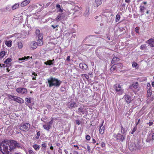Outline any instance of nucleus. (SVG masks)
I'll return each instance as SVG.
<instances>
[{
    "mask_svg": "<svg viewBox=\"0 0 154 154\" xmlns=\"http://www.w3.org/2000/svg\"><path fill=\"white\" fill-rule=\"evenodd\" d=\"M45 129L48 130H49L51 126H43Z\"/></svg>",
    "mask_w": 154,
    "mask_h": 154,
    "instance_id": "obj_41",
    "label": "nucleus"
},
{
    "mask_svg": "<svg viewBox=\"0 0 154 154\" xmlns=\"http://www.w3.org/2000/svg\"><path fill=\"white\" fill-rule=\"evenodd\" d=\"M54 60V59H53V60H47L46 62H44V64L46 65H53V61Z\"/></svg>",
    "mask_w": 154,
    "mask_h": 154,
    "instance_id": "obj_20",
    "label": "nucleus"
},
{
    "mask_svg": "<svg viewBox=\"0 0 154 154\" xmlns=\"http://www.w3.org/2000/svg\"><path fill=\"white\" fill-rule=\"evenodd\" d=\"M139 87V83L137 82H133L130 85L129 88L133 90V89H137Z\"/></svg>",
    "mask_w": 154,
    "mask_h": 154,
    "instance_id": "obj_10",
    "label": "nucleus"
},
{
    "mask_svg": "<svg viewBox=\"0 0 154 154\" xmlns=\"http://www.w3.org/2000/svg\"><path fill=\"white\" fill-rule=\"evenodd\" d=\"M95 3L96 4V6H95V7H97L102 4L101 0H95Z\"/></svg>",
    "mask_w": 154,
    "mask_h": 154,
    "instance_id": "obj_25",
    "label": "nucleus"
},
{
    "mask_svg": "<svg viewBox=\"0 0 154 154\" xmlns=\"http://www.w3.org/2000/svg\"><path fill=\"white\" fill-rule=\"evenodd\" d=\"M152 139L153 140H154V132L152 134Z\"/></svg>",
    "mask_w": 154,
    "mask_h": 154,
    "instance_id": "obj_61",
    "label": "nucleus"
},
{
    "mask_svg": "<svg viewBox=\"0 0 154 154\" xmlns=\"http://www.w3.org/2000/svg\"><path fill=\"white\" fill-rule=\"evenodd\" d=\"M87 149H88V152L90 153L91 152V148L89 145L88 144L87 146Z\"/></svg>",
    "mask_w": 154,
    "mask_h": 154,
    "instance_id": "obj_47",
    "label": "nucleus"
},
{
    "mask_svg": "<svg viewBox=\"0 0 154 154\" xmlns=\"http://www.w3.org/2000/svg\"><path fill=\"white\" fill-rule=\"evenodd\" d=\"M38 44L36 42L33 41L30 44L31 48L32 49L34 50L35 49L37 46Z\"/></svg>",
    "mask_w": 154,
    "mask_h": 154,
    "instance_id": "obj_15",
    "label": "nucleus"
},
{
    "mask_svg": "<svg viewBox=\"0 0 154 154\" xmlns=\"http://www.w3.org/2000/svg\"><path fill=\"white\" fill-rule=\"evenodd\" d=\"M132 66L133 67H136L137 66H138L137 63L135 62H133L132 63Z\"/></svg>",
    "mask_w": 154,
    "mask_h": 154,
    "instance_id": "obj_38",
    "label": "nucleus"
},
{
    "mask_svg": "<svg viewBox=\"0 0 154 154\" xmlns=\"http://www.w3.org/2000/svg\"><path fill=\"white\" fill-rule=\"evenodd\" d=\"M32 75H34V76H33L32 77V79L33 80H36V76H37V74L35 73L34 72H32Z\"/></svg>",
    "mask_w": 154,
    "mask_h": 154,
    "instance_id": "obj_31",
    "label": "nucleus"
},
{
    "mask_svg": "<svg viewBox=\"0 0 154 154\" xmlns=\"http://www.w3.org/2000/svg\"><path fill=\"white\" fill-rule=\"evenodd\" d=\"M51 26L53 28V29H54L55 28L58 27V25H57L55 26H54L53 25H52Z\"/></svg>",
    "mask_w": 154,
    "mask_h": 154,
    "instance_id": "obj_56",
    "label": "nucleus"
},
{
    "mask_svg": "<svg viewBox=\"0 0 154 154\" xmlns=\"http://www.w3.org/2000/svg\"><path fill=\"white\" fill-rule=\"evenodd\" d=\"M18 47L19 48H21L23 47V45L21 43H18Z\"/></svg>",
    "mask_w": 154,
    "mask_h": 154,
    "instance_id": "obj_45",
    "label": "nucleus"
},
{
    "mask_svg": "<svg viewBox=\"0 0 154 154\" xmlns=\"http://www.w3.org/2000/svg\"><path fill=\"white\" fill-rule=\"evenodd\" d=\"M136 125H138L141 124V123L142 122V121H141L140 120V119H139L138 120L137 119L136 120Z\"/></svg>",
    "mask_w": 154,
    "mask_h": 154,
    "instance_id": "obj_36",
    "label": "nucleus"
},
{
    "mask_svg": "<svg viewBox=\"0 0 154 154\" xmlns=\"http://www.w3.org/2000/svg\"><path fill=\"white\" fill-rule=\"evenodd\" d=\"M115 64H114L110 69V71L111 72H114L116 70V66Z\"/></svg>",
    "mask_w": 154,
    "mask_h": 154,
    "instance_id": "obj_27",
    "label": "nucleus"
},
{
    "mask_svg": "<svg viewBox=\"0 0 154 154\" xmlns=\"http://www.w3.org/2000/svg\"><path fill=\"white\" fill-rule=\"evenodd\" d=\"M35 34L38 35V37L40 35V34H43L42 33H40V31L39 29H37L36 30L35 32Z\"/></svg>",
    "mask_w": 154,
    "mask_h": 154,
    "instance_id": "obj_35",
    "label": "nucleus"
},
{
    "mask_svg": "<svg viewBox=\"0 0 154 154\" xmlns=\"http://www.w3.org/2000/svg\"><path fill=\"white\" fill-rule=\"evenodd\" d=\"M32 98L31 97L26 98L25 99V100L28 103H31Z\"/></svg>",
    "mask_w": 154,
    "mask_h": 154,
    "instance_id": "obj_32",
    "label": "nucleus"
},
{
    "mask_svg": "<svg viewBox=\"0 0 154 154\" xmlns=\"http://www.w3.org/2000/svg\"><path fill=\"white\" fill-rule=\"evenodd\" d=\"M67 61L69 62L70 61V56H68L66 59Z\"/></svg>",
    "mask_w": 154,
    "mask_h": 154,
    "instance_id": "obj_51",
    "label": "nucleus"
},
{
    "mask_svg": "<svg viewBox=\"0 0 154 154\" xmlns=\"http://www.w3.org/2000/svg\"><path fill=\"white\" fill-rule=\"evenodd\" d=\"M99 128L100 134H103L104 132V130L105 128L104 126H100Z\"/></svg>",
    "mask_w": 154,
    "mask_h": 154,
    "instance_id": "obj_22",
    "label": "nucleus"
},
{
    "mask_svg": "<svg viewBox=\"0 0 154 154\" xmlns=\"http://www.w3.org/2000/svg\"><path fill=\"white\" fill-rule=\"evenodd\" d=\"M19 128L22 131H28L29 127L28 126H18Z\"/></svg>",
    "mask_w": 154,
    "mask_h": 154,
    "instance_id": "obj_14",
    "label": "nucleus"
},
{
    "mask_svg": "<svg viewBox=\"0 0 154 154\" xmlns=\"http://www.w3.org/2000/svg\"><path fill=\"white\" fill-rule=\"evenodd\" d=\"M7 143H8L10 151H12L18 146V143L14 140H7Z\"/></svg>",
    "mask_w": 154,
    "mask_h": 154,
    "instance_id": "obj_4",
    "label": "nucleus"
},
{
    "mask_svg": "<svg viewBox=\"0 0 154 154\" xmlns=\"http://www.w3.org/2000/svg\"><path fill=\"white\" fill-rule=\"evenodd\" d=\"M7 53V52L5 51H2L0 52V59H2L3 58Z\"/></svg>",
    "mask_w": 154,
    "mask_h": 154,
    "instance_id": "obj_23",
    "label": "nucleus"
},
{
    "mask_svg": "<svg viewBox=\"0 0 154 154\" xmlns=\"http://www.w3.org/2000/svg\"><path fill=\"white\" fill-rule=\"evenodd\" d=\"M19 4L18 3H16L13 5L12 7L13 10H15L19 7Z\"/></svg>",
    "mask_w": 154,
    "mask_h": 154,
    "instance_id": "obj_29",
    "label": "nucleus"
},
{
    "mask_svg": "<svg viewBox=\"0 0 154 154\" xmlns=\"http://www.w3.org/2000/svg\"><path fill=\"white\" fill-rule=\"evenodd\" d=\"M8 146L7 140L3 141L2 143H0V151L3 154H9Z\"/></svg>",
    "mask_w": 154,
    "mask_h": 154,
    "instance_id": "obj_3",
    "label": "nucleus"
},
{
    "mask_svg": "<svg viewBox=\"0 0 154 154\" xmlns=\"http://www.w3.org/2000/svg\"><path fill=\"white\" fill-rule=\"evenodd\" d=\"M114 88L118 94L122 95L123 92V89L121 86L119 85H115Z\"/></svg>",
    "mask_w": 154,
    "mask_h": 154,
    "instance_id": "obj_6",
    "label": "nucleus"
},
{
    "mask_svg": "<svg viewBox=\"0 0 154 154\" xmlns=\"http://www.w3.org/2000/svg\"><path fill=\"white\" fill-rule=\"evenodd\" d=\"M24 58L25 59V60H27L29 58V56H28L27 57L25 56L24 57Z\"/></svg>",
    "mask_w": 154,
    "mask_h": 154,
    "instance_id": "obj_53",
    "label": "nucleus"
},
{
    "mask_svg": "<svg viewBox=\"0 0 154 154\" xmlns=\"http://www.w3.org/2000/svg\"><path fill=\"white\" fill-rule=\"evenodd\" d=\"M148 124H149V125H152L153 124V122H150Z\"/></svg>",
    "mask_w": 154,
    "mask_h": 154,
    "instance_id": "obj_64",
    "label": "nucleus"
},
{
    "mask_svg": "<svg viewBox=\"0 0 154 154\" xmlns=\"http://www.w3.org/2000/svg\"><path fill=\"white\" fill-rule=\"evenodd\" d=\"M114 137L116 138V140L122 142L125 138V134H121L119 133L117 135H115Z\"/></svg>",
    "mask_w": 154,
    "mask_h": 154,
    "instance_id": "obj_7",
    "label": "nucleus"
},
{
    "mask_svg": "<svg viewBox=\"0 0 154 154\" xmlns=\"http://www.w3.org/2000/svg\"><path fill=\"white\" fill-rule=\"evenodd\" d=\"M58 11L60 12H62L63 11V10L61 9L60 8L59 9Z\"/></svg>",
    "mask_w": 154,
    "mask_h": 154,
    "instance_id": "obj_60",
    "label": "nucleus"
},
{
    "mask_svg": "<svg viewBox=\"0 0 154 154\" xmlns=\"http://www.w3.org/2000/svg\"><path fill=\"white\" fill-rule=\"evenodd\" d=\"M65 14L62 13L61 14H59L57 16L56 18L55 19L57 21H60L63 19L65 17Z\"/></svg>",
    "mask_w": 154,
    "mask_h": 154,
    "instance_id": "obj_13",
    "label": "nucleus"
},
{
    "mask_svg": "<svg viewBox=\"0 0 154 154\" xmlns=\"http://www.w3.org/2000/svg\"><path fill=\"white\" fill-rule=\"evenodd\" d=\"M29 154H35V152L32 149H29L28 150Z\"/></svg>",
    "mask_w": 154,
    "mask_h": 154,
    "instance_id": "obj_40",
    "label": "nucleus"
},
{
    "mask_svg": "<svg viewBox=\"0 0 154 154\" xmlns=\"http://www.w3.org/2000/svg\"><path fill=\"white\" fill-rule=\"evenodd\" d=\"M42 146L45 149L47 147V144L46 143H45V142H43L42 143Z\"/></svg>",
    "mask_w": 154,
    "mask_h": 154,
    "instance_id": "obj_44",
    "label": "nucleus"
},
{
    "mask_svg": "<svg viewBox=\"0 0 154 154\" xmlns=\"http://www.w3.org/2000/svg\"><path fill=\"white\" fill-rule=\"evenodd\" d=\"M8 96L9 99H11V100H13L16 102L18 103H23L24 102V100L20 97L14 95H11L10 94H8Z\"/></svg>",
    "mask_w": 154,
    "mask_h": 154,
    "instance_id": "obj_5",
    "label": "nucleus"
},
{
    "mask_svg": "<svg viewBox=\"0 0 154 154\" xmlns=\"http://www.w3.org/2000/svg\"><path fill=\"white\" fill-rule=\"evenodd\" d=\"M120 16L119 15L117 14L116 15V21L118 22L120 19Z\"/></svg>",
    "mask_w": 154,
    "mask_h": 154,
    "instance_id": "obj_37",
    "label": "nucleus"
},
{
    "mask_svg": "<svg viewBox=\"0 0 154 154\" xmlns=\"http://www.w3.org/2000/svg\"><path fill=\"white\" fill-rule=\"evenodd\" d=\"M47 108L48 109H49L51 108V106L50 105H48L47 106Z\"/></svg>",
    "mask_w": 154,
    "mask_h": 154,
    "instance_id": "obj_55",
    "label": "nucleus"
},
{
    "mask_svg": "<svg viewBox=\"0 0 154 154\" xmlns=\"http://www.w3.org/2000/svg\"><path fill=\"white\" fill-rule=\"evenodd\" d=\"M12 59L10 58H8L6 60H5L4 62V63L5 64H6V67H9V66H11L10 64L9 66V64L8 63L11 62L12 61Z\"/></svg>",
    "mask_w": 154,
    "mask_h": 154,
    "instance_id": "obj_17",
    "label": "nucleus"
},
{
    "mask_svg": "<svg viewBox=\"0 0 154 154\" xmlns=\"http://www.w3.org/2000/svg\"><path fill=\"white\" fill-rule=\"evenodd\" d=\"M81 76L83 78V77H85L87 80H88L89 78V75L86 74H82Z\"/></svg>",
    "mask_w": 154,
    "mask_h": 154,
    "instance_id": "obj_33",
    "label": "nucleus"
},
{
    "mask_svg": "<svg viewBox=\"0 0 154 154\" xmlns=\"http://www.w3.org/2000/svg\"><path fill=\"white\" fill-rule=\"evenodd\" d=\"M41 135L40 132V131H38L36 134L35 135V139L37 140L39 139V136Z\"/></svg>",
    "mask_w": 154,
    "mask_h": 154,
    "instance_id": "obj_30",
    "label": "nucleus"
},
{
    "mask_svg": "<svg viewBox=\"0 0 154 154\" xmlns=\"http://www.w3.org/2000/svg\"><path fill=\"white\" fill-rule=\"evenodd\" d=\"M5 44L8 47H11L12 44V42L11 40L6 41Z\"/></svg>",
    "mask_w": 154,
    "mask_h": 154,
    "instance_id": "obj_21",
    "label": "nucleus"
},
{
    "mask_svg": "<svg viewBox=\"0 0 154 154\" xmlns=\"http://www.w3.org/2000/svg\"><path fill=\"white\" fill-rule=\"evenodd\" d=\"M147 47L146 46V44H144L141 45L140 47V49L142 50H143L145 49Z\"/></svg>",
    "mask_w": 154,
    "mask_h": 154,
    "instance_id": "obj_34",
    "label": "nucleus"
},
{
    "mask_svg": "<svg viewBox=\"0 0 154 154\" xmlns=\"http://www.w3.org/2000/svg\"><path fill=\"white\" fill-rule=\"evenodd\" d=\"M121 132L123 134H124L127 131V128L126 126H121Z\"/></svg>",
    "mask_w": 154,
    "mask_h": 154,
    "instance_id": "obj_19",
    "label": "nucleus"
},
{
    "mask_svg": "<svg viewBox=\"0 0 154 154\" xmlns=\"http://www.w3.org/2000/svg\"><path fill=\"white\" fill-rule=\"evenodd\" d=\"M76 104V103L75 102L71 103L68 105L69 106V108H74L75 106V105Z\"/></svg>",
    "mask_w": 154,
    "mask_h": 154,
    "instance_id": "obj_28",
    "label": "nucleus"
},
{
    "mask_svg": "<svg viewBox=\"0 0 154 154\" xmlns=\"http://www.w3.org/2000/svg\"><path fill=\"white\" fill-rule=\"evenodd\" d=\"M92 143H96V140L94 139H93Z\"/></svg>",
    "mask_w": 154,
    "mask_h": 154,
    "instance_id": "obj_62",
    "label": "nucleus"
},
{
    "mask_svg": "<svg viewBox=\"0 0 154 154\" xmlns=\"http://www.w3.org/2000/svg\"><path fill=\"white\" fill-rule=\"evenodd\" d=\"M53 122V119L52 118L50 122H49V125L52 124Z\"/></svg>",
    "mask_w": 154,
    "mask_h": 154,
    "instance_id": "obj_54",
    "label": "nucleus"
},
{
    "mask_svg": "<svg viewBox=\"0 0 154 154\" xmlns=\"http://www.w3.org/2000/svg\"><path fill=\"white\" fill-rule=\"evenodd\" d=\"M32 147L35 150H38L40 149L39 146L37 144H35L32 146Z\"/></svg>",
    "mask_w": 154,
    "mask_h": 154,
    "instance_id": "obj_26",
    "label": "nucleus"
},
{
    "mask_svg": "<svg viewBox=\"0 0 154 154\" xmlns=\"http://www.w3.org/2000/svg\"><path fill=\"white\" fill-rule=\"evenodd\" d=\"M56 8L57 9L60 8V5L59 4H57L56 5Z\"/></svg>",
    "mask_w": 154,
    "mask_h": 154,
    "instance_id": "obj_59",
    "label": "nucleus"
},
{
    "mask_svg": "<svg viewBox=\"0 0 154 154\" xmlns=\"http://www.w3.org/2000/svg\"><path fill=\"white\" fill-rule=\"evenodd\" d=\"M152 88L151 87L150 85H148L147 86V94L146 96L147 99L146 100L147 103H149L154 100V97L152 96Z\"/></svg>",
    "mask_w": 154,
    "mask_h": 154,
    "instance_id": "obj_2",
    "label": "nucleus"
},
{
    "mask_svg": "<svg viewBox=\"0 0 154 154\" xmlns=\"http://www.w3.org/2000/svg\"><path fill=\"white\" fill-rule=\"evenodd\" d=\"M73 154H79V152L76 151H74L73 152Z\"/></svg>",
    "mask_w": 154,
    "mask_h": 154,
    "instance_id": "obj_58",
    "label": "nucleus"
},
{
    "mask_svg": "<svg viewBox=\"0 0 154 154\" xmlns=\"http://www.w3.org/2000/svg\"><path fill=\"white\" fill-rule=\"evenodd\" d=\"M18 60L19 61H20V60H25V59L24 58V57H23L21 58H19L18 59Z\"/></svg>",
    "mask_w": 154,
    "mask_h": 154,
    "instance_id": "obj_57",
    "label": "nucleus"
},
{
    "mask_svg": "<svg viewBox=\"0 0 154 154\" xmlns=\"http://www.w3.org/2000/svg\"><path fill=\"white\" fill-rule=\"evenodd\" d=\"M86 139L88 140H89L91 139V137L89 135H87L86 136Z\"/></svg>",
    "mask_w": 154,
    "mask_h": 154,
    "instance_id": "obj_48",
    "label": "nucleus"
},
{
    "mask_svg": "<svg viewBox=\"0 0 154 154\" xmlns=\"http://www.w3.org/2000/svg\"><path fill=\"white\" fill-rule=\"evenodd\" d=\"M78 112L80 113H83V109L82 108H79L78 109Z\"/></svg>",
    "mask_w": 154,
    "mask_h": 154,
    "instance_id": "obj_42",
    "label": "nucleus"
},
{
    "mask_svg": "<svg viewBox=\"0 0 154 154\" xmlns=\"http://www.w3.org/2000/svg\"><path fill=\"white\" fill-rule=\"evenodd\" d=\"M75 121L76 122V124L79 125L80 124V121L79 120H76Z\"/></svg>",
    "mask_w": 154,
    "mask_h": 154,
    "instance_id": "obj_52",
    "label": "nucleus"
},
{
    "mask_svg": "<svg viewBox=\"0 0 154 154\" xmlns=\"http://www.w3.org/2000/svg\"><path fill=\"white\" fill-rule=\"evenodd\" d=\"M146 42L148 43L151 47H154V37L153 38H151L148 40Z\"/></svg>",
    "mask_w": 154,
    "mask_h": 154,
    "instance_id": "obj_12",
    "label": "nucleus"
},
{
    "mask_svg": "<svg viewBox=\"0 0 154 154\" xmlns=\"http://www.w3.org/2000/svg\"><path fill=\"white\" fill-rule=\"evenodd\" d=\"M123 98L127 103H131L132 101L131 97L129 95L125 94L124 95Z\"/></svg>",
    "mask_w": 154,
    "mask_h": 154,
    "instance_id": "obj_11",
    "label": "nucleus"
},
{
    "mask_svg": "<svg viewBox=\"0 0 154 154\" xmlns=\"http://www.w3.org/2000/svg\"><path fill=\"white\" fill-rule=\"evenodd\" d=\"M5 111L4 112V110L3 109H1L0 110V113H2V114L5 115L6 114V113H5Z\"/></svg>",
    "mask_w": 154,
    "mask_h": 154,
    "instance_id": "obj_46",
    "label": "nucleus"
},
{
    "mask_svg": "<svg viewBox=\"0 0 154 154\" xmlns=\"http://www.w3.org/2000/svg\"><path fill=\"white\" fill-rule=\"evenodd\" d=\"M119 58L116 57H114L113 58L111 62V63L112 64H115L116 62L119 60Z\"/></svg>",
    "mask_w": 154,
    "mask_h": 154,
    "instance_id": "obj_24",
    "label": "nucleus"
},
{
    "mask_svg": "<svg viewBox=\"0 0 154 154\" xmlns=\"http://www.w3.org/2000/svg\"><path fill=\"white\" fill-rule=\"evenodd\" d=\"M73 146L75 147H76L77 149H79V147L78 145H74Z\"/></svg>",
    "mask_w": 154,
    "mask_h": 154,
    "instance_id": "obj_63",
    "label": "nucleus"
},
{
    "mask_svg": "<svg viewBox=\"0 0 154 154\" xmlns=\"http://www.w3.org/2000/svg\"><path fill=\"white\" fill-rule=\"evenodd\" d=\"M80 68L82 70H86L88 68V66L84 63H80L79 64Z\"/></svg>",
    "mask_w": 154,
    "mask_h": 154,
    "instance_id": "obj_16",
    "label": "nucleus"
},
{
    "mask_svg": "<svg viewBox=\"0 0 154 154\" xmlns=\"http://www.w3.org/2000/svg\"><path fill=\"white\" fill-rule=\"evenodd\" d=\"M16 91L18 93H21L22 94H26L27 92V89L24 88H17L16 89Z\"/></svg>",
    "mask_w": 154,
    "mask_h": 154,
    "instance_id": "obj_8",
    "label": "nucleus"
},
{
    "mask_svg": "<svg viewBox=\"0 0 154 154\" xmlns=\"http://www.w3.org/2000/svg\"><path fill=\"white\" fill-rule=\"evenodd\" d=\"M43 34L40 35L38 37L37 44L38 46H42L43 45Z\"/></svg>",
    "mask_w": 154,
    "mask_h": 154,
    "instance_id": "obj_9",
    "label": "nucleus"
},
{
    "mask_svg": "<svg viewBox=\"0 0 154 154\" xmlns=\"http://www.w3.org/2000/svg\"><path fill=\"white\" fill-rule=\"evenodd\" d=\"M49 87L53 86L59 87L61 83L62 82L55 78L50 77L47 79Z\"/></svg>",
    "mask_w": 154,
    "mask_h": 154,
    "instance_id": "obj_1",
    "label": "nucleus"
},
{
    "mask_svg": "<svg viewBox=\"0 0 154 154\" xmlns=\"http://www.w3.org/2000/svg\"><path fill=\"white\" fill-rule=\"evenodd\" d=\"M137 126H135L134 127V128L133 129L132 131H131V134H133L136 131V130H137Z\"/></svg>",
    "mask_w": 154,
    "mask_h": 154,
    "instance_id": "obj_43",
    "label": "nucleus"
},
{
    "mask_svg": "<svg viewBox=\"0 0 154 154\" xmlns=\"http://www.w3.org/2000/svg\"><path fill=\"white\" fill-rule=\"evenodd\" d=\"M139 29V28L138 27H136L135 28V32L137 33H138Z\"/></svg>",
    "mask_w": 154,
    "mask_h": 154,
    "instance_id": "obj_50",
    "label": "nucleus"
},
{
    "mask_svg": "<svg viewBox=\"0 0 154 154\" xmlns=\"http://www.w3.org/2000/svg\"><path fill=\"white\" fill-rule=\"evenodd\" d=\"M30 2L29 0H25L21 3V6L24 7L26 6Z\"/></svg>",
    "mask_w": 154,
    "mask_h": 154,
    "instance_id": "obj_18",
    "label": "nucleus"
},
{
    "mask_svg": "<svg viewBox=\"0 0 154 154\" xmlns=\"http://www.w3.org/2000/svg\"><path fill=\"white\" fill-rule=\"evenodd\" d=\"M140 11L141 12H143L145 8L143 6H140Z\"/></svg>",
    "mask_w": 154,
    "mask_h": 154,
    "instance_id": "obj_39",
    "label": "nucleus"
},
{
    "mask_svg": "<svg viewBox=\"0 0 154 154\" xmlns=\"http://www.w3.org/2000/svg\"><path fill=\"white\" fill-rule=\"evenodd\" d=\"M105 146V144L103 142H102L101 143V146L103 148Z\"/></svg>",
    "mask_w": 154,
    "mask_h": 154,
    "instance_id": "obj_49",
    "label": "nucleus"
}]
</instances>
